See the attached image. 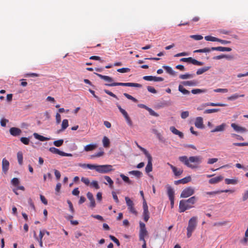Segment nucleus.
Wrapping results in <instances>:
<instances>
[{"mask_svg":"<svg viewBox=\"0 0 248 248\" xmlns=\"http://www.w3.org/2000/svg\"><path fill=\"white\" fill-rule=\"evenodd\" d=\"M20 141L24 144L25 145H29L30 142V139L29 138H26V137H22L20 138Z\"/></svg>","mask_w":248,"mask_h":248,"instance_id":"obj_51","label":"nucleus"},{"mask_svg":"<svg viewBox=\"0 0 248 248\" xmlns=\"http://www.w3.org/2000/svg\"><path fill=\"white\" fill-rule=\"evenodd\" d=\"M128 173L130 174L135 176L137 178H140L142 175V173L139 170H131L129 171Z\"/></svg>","mask_w":248,"mask_h":248,"instance_id":"obj_33","label":"nucleus"},{"mask_svg":"<svg viewBox=\"0 0 248 248\" xmlns=\"http://www.w3.org/2000/svg\"><path fill=\"white\" fill-rule=\"evenodd\" d=\"M143 213L142 216L145 222H147L150 218V213L148 210V207L145 200L143 202Z\"/></svg>","mask_w":248,"mask_h":248,"instance_id":"obj_6","label":"nucleus"},{"mask_svg":"<svg viewBox=\"0 0 248 248\" xmlns=\"http://www.w3.org/2000/svg\"><path fill=\"white\" fill-rule=\"evenodd\" d=\"M145 109H146L149 112L150 114L152 116H154L155 117H158L159 116V115L155 112L154 110H153L152 108L147 107L145 106Z\"/></svg>","mask_w":248,"mask_h":248,"instance_id":"obj_38","label":"nucleus"},{"mask_svg":"<svg viewBox=\"0 0 248 248\" xmlns=\"http://www.w3.org/2000/svg\"><path fill=\"white\" fill-rule=\"evenodd\" d=\"M63 143V140L62 139L55 140L53 142V144L56 147H60L62 145Z\"/></svg>","mask_w":248,"mask_h":248,"instance_id":"obj_47","label":"nucleus"},{"mask_svg":"<svg viewBox=\"0 0 248 248\" xmlns=\"http://www.w3.org/2000/svg\"><path fill=\"white\" fill-rule=\"evenodd\" d=\"M128 209L129 212L137 216L138 215V212L135 209L134 205H132L131 206H129L128 207Z\"/></svg>","mask_w":248,"mask_h":248,"instance_id":"obj_52","label":"nucleus"},{"mask_svg":"<svg viewBox=\"0 0 248 248\" xmlns=\"http://www.w3.org/2000/svg\"><path fill=\"white\" fill-rule=\"evenodd\" d=\"M125 200L127 207L134 205L133 201L132 200H131V199L129 197H125Z\"/></svg>","mask_w":248,"mask_h":248,"instance_id":"obj_44","label":"nucleus"},{"mask_svg":"<svg viewBox=\"0 0 248 248\" xmlns=\"http://www.w3.org/2000/svg\"><path fill=\"white\" fill-rule=\"evenodd\" d=\"M17 158L18 163L22 165L23 163V154L21 152H18L17 154Z\"/></svg>","mask_w":248,"mask_h":248,"instance_id":"obj_40","label":"nucleus"},{"mask_svg":"<svg viewBox=\"0 0 248 248\" xmlns=\"http://www.w3.org/2000/svg\"><path fill=\"white\" fill-rule=\"evenodd\" d=\"M91 185L92 186L96 189H98L100 188L98 182L96 181H92V183H91Z\"/></svg>","mask_w":248,"mask_h":248,"instance_id":"obj_60","label":"nucleus"},{"mask_svg":"<svg viewBox=\"0 0 248 248\" xmlns=\"http://www.w3.org/2000/svg\"><path fill=\"white\" fill-rule=\"evenodd\" d=\"M198 223V217H192L188 221L187 230V237L190 238L193 232L196 229Z\"/></svg>","mask_w":248,"mask_h":248,"instance_id":"obj_2","label":"nucleus"},{"mask_svg":"<svg viewBox=\"0 0 248 248\" xmlns=\"http://www.w3.org/2000/svg\"><path fill=\"white\" fill-rule=\"evenodd\" d=\"M110 165H98L97 171L101 173H106L112 170Z\"/></svg>","mask_w":248,"mask_h":248,"instance_id":"obj_7","label":"nucleus"},{"mask_svg":"<svg viewBox=\"0 0 248 248\" xmlns=\"http://www.w3.org/2000/svg\"><path fill=\"white\" fill-rule=\"evenodd\" d=\"M96 147V144H90L84 146V150L86 152L92 151L95 149Z\"/></svg>","mask_w":248,"mask_h":248,"instance_id":"obj_22","label":"nucleus"},{"mask_svg":"<svg viewBox=\"0 0 248 248\" xmlns=\"http://www.w3.org/2000/svg\"><path fill=\"white\" fill-rule=\"evenodd\" d=\"M205 39L208 41H213V42H217V38L215 37L211 36H206L204 37Z\"/></svg>","mask_w":248,"mask_h":248,"instance_id":"obj_43","label":"nucleus"},{"mask_svg":"<svg viewBox=\"0 0 248 248\" xmlns=\"http://www.w3.org/2000/svg\"><path fill=\"white\" fill-rule=\"evenodd\" d=\"M33 136L34 137V138L35 139H36L40 141H42L48 140H49L48 138L45 137L42 135H40L36 133H34L33 134Z\"/></svg>","mask_w":248,"mask_h":248,"instance_id":"obj_27","label":"nucleus"},{"mask_svg":"<svg viewBox=\"0 0 248 248\" xmlns=\"http://www.w3.org/2000/svg\"><path fill=\"white\" fill-rule=\"evenodd\" d=\"M228 221H224L221 222H216L214 224V226H224L228 224Z\"/></svg>","mask_w":248,"mask_h":248,"instance_id":"obj_59","label":"nucleus"},{"mask_svg":"<svg viewBox=\"0 0 248 248\" xmlns=\"http://www.w3.org/2000/svg\"><path fill=\"white\" fill-rule=\"evenodd\" d=\"M104 154V152L103 151H101L99 152H98L97 153H95V154L91 155L92 158H95V157H99L102 155H103Z\"/></svg>","mask_w":248,"mask_h":248,"instance_id":"obj_54","label":"nucleus"},{"mask_svg":"<svg viewBox=\"0 0 248 248\" xmlns=\"http://www.w3.org/2000/svg\"><path fill=\"white\" fill-rule=\"evenodd\" d=\"M214 91L216 93H226L228 92V90L227 89H221V88H218L215 89Z\"/></svg>","mask_w":248,"mask_h":248,"instance_id":"obj_58","label":"nucleus"},{"mask_svg":"<svg viewBox=\"0 0 248 248\" xmlns=\"http://www.w3.org/2000/svg\"><path fill=\"white\" fill-rule=\"evenodd\" d=\"M87 197L90 201V207L92 208L95 207L96 203L93 194L90 192H88L87 193Z\"/></svg>","mask_w":248,"mask_h":248,"instance_id":"obj_12","label":"nucleus"},{"mask_svg":"<svg viewBox=\"0 0 248 248\" xmlns=\"http://www.w3.org/2000/svg\"><path fill=\"white\" fill-rule=\"evenodd\" d=\"M182 84L184 86H195L198 85V82L196 80H193L190 81H185L182 82Z\"/></svg>","mask_w":248,"mask_h":248,"instance_id":"obj_19","label":"nucleus"},{"mask_svg":"<svg viewBox=\"0 0 248 248\" xmlns=\"http://www.w3.org/2000/svg\"><path fill=\"white\" fill-rule=\"evenodd\" d=\"M148 235V232L146 230L145 224L140 222V232H139V239H143V237H145Z\"/></svg>","mask_w":248,"mask_h":248,"instance_id":"obj_5","label":"nucleus"},{"mask_svg":"<svg viewBox=\"0 0 248 248\" xmlns=\"http://www.w3.org/2000/svg\"><path fill=\"white\" fill-rule=\"evenodd\" d=\"M231 127L237 132L244 133L248 131L245 127L241 126L235 123H232L231 124Z\"/></svg>","mask_w":248,"mask_h":248,"instance_id":"obj_11","label":"nucleus"},{"mask_svg":"<svg viewBox=\"0 0 248 248\" xmlns=\"http://www.w3.org/2000/svg\"><path fill=\"white\" fill-rule=\"evenodd\" d=\"M9 132L11 135L15 137L20 135L22 132L20 128L15 127L11 128Z\"/></svg>","mask_w":248,"mask_h":248,"instance_id":"obj_14","label":"nucleus"},{"mask_svg":"<svg viewBox=\"0 0 248 248\" xmlns=\"http://www.w3.org/2000/svg\"><path fill=\"white\" fill-rule=\"evenodd\" d=\"M194 76V74H190L188 73H186L185 74H182L179 76V78L182 79H186L188 78H193Z\"/></svg>","mask_w":248,"mask_h":248,"instance_id":"obj_34","label":"nucleus"},{"mask_svg":"<svg viewBox=\"0 0 248 248\" xmlns=\"http://www.w3.org/2000/svg\"><path fill=\"white\" fill-rule=\"evenodd\" d=\"M189 116V112L188 111H183L181 114V117L182 119H186Z\"/></svg>","mask_w":248,"mask_h":248,"instance_id":"obj_61","label":"nucleus"},{"mask_svg":"<svg viewBox=\"0 0 248 248\" xmlns=\"http://www.w3.org/2000/svg\"><path fill=\"white\" fill-rule=\"evenodd\" d=\"M9 162L6 159L3 158L2 161V170L4 173H6L9 170Z\"/></svg>","mask_w":248,"mask_h":248,"instance_id":"obj_15","label":"nucleus"},{"mask_svg":"<svg viewBox=\"0 0 248 248\" xmlns=\"http://www.w3.org/2000/svg\"><path fill=\"white\" fill-rule=\"evenodd\" d=\"M167 164L171 169L172 172L175 176L178 177L183 173V170L182 169H177L176 167L173 166L169 163H168Z\"/></svg>","mask_w":248,"mask_h":248,"instance_id":"obj_10","label":"nucleus"},{"mask_svg":"<svg viewBox=\"0 0 248 248\" xmlns=\"http://www.w3.org/2000/svg\"><path fill=\"white\" fill-rule=\"evenodd\" d=\"M148 159V163L145 167V171L146 173H149L152 171V157L150 154L146 156Z\"/></svg>","mask_w":248,"mask_h":248,"instance_id":"obj_9","label":"nucleus"},{"mask_svg":"<svg viewBox=\"0 0 248 248\" xmlns=\"http://www.w3.org/2000/svg\"><path fill=\"white\" fill-rule=\"evenodd\" d=\"M19 183L20 181L17 178H14L11 180V184L15 186H18Z\"/></svg>","mask_w":248,"mask_h":248,"instance_id":"obj_46","label":"nucleus"},{"mask_svg":"<svg viewBox=\"0 0 248 248\" xmlns=\"http://www.w3.org/2000/svg\"><path fill=\"white\" fill-rule=\"evenodd\" d=\"M195 125L198 128L202 129L204 127L203 119L201 117L196 118L195 122Z\"/></svg>","mask_w":248,"mask_h":248,"instance_id":"obj_16","label":"nucleus"},{"mask_svg":"<svg viewBox=\"0 0 248 248\" xmlns=\"http://www.w3.org/2000/svg\"><path fill=\"white\" fill-rule=\"evenodd\" d=\"M226 184L228 185L232 184V185H235L238 182V181L237 179H229L226 178L225 180Z\"/></svg>","mask_w":248,"mask_h":248,"instance_id":"obj_35","label":"nucleus"},{"mask_svg":"<svg viewBox=\"0 0 248 248\" xmlns=\"http://www.w3.org/2000/svg\"><path fill=\"white\" fill-rule=\"evenodd\" d=\"M163 68L166 70V71L171 76L176 75V72L173 70V69L169 66L164 65Z\"/></svg>","mask_w":248,"mask_h":248,"instance_id":"obj_25","label":"nucleus"},{"mask_svg":"<svg viewBox=\"0 0 248 248\" xmlns=\"http://www.w3.org/2000/svg\"><path fill=\"white\" fill-rule=\"evenodd\" d=\"M205 92H206V90H204V89L202 90V89H193L191 90V93L193 94H197V93H204Z\"/></svg>","mask_w":248,"mask_h":248,"instance_id":"obj_48","label":"nucleus"},{"mask_svg":"<svg viewBox=\"0 0 248 248\" xmlns=\"http://www.w3.org/2000/svg\"><path fill=\"white\" fill-rule=\"evenodd\" d=\"M167 189V195L169 199L174 198V191L173 188L169 185L166 186Z\"/></svg>","mask_w":248,"mask_h":248,"instance_id":"obj_13","label":"nucleus"},{"mask_svg":"<svg viewBox=\"0 0 248 248\" xmlns=\"http://www.w3.org/2000/svg\"><path fill=\"white\" fill-rule=\"evenodd\" d=\"M192 64L196 65L201 66L203 65V62H202L198 61L194 59Z\"/></svg>","mask_w":248,"mask_h":248,"instance_id":"obj_63","label":"nucleus"},{"mask_svg":"<svg viewBox=\"0 0 248 248\" xmlns=\"http://www.w3.org/2000/svg\"><path fill=\"white\" fill-rule=\"evenodd\" d=\"M170 130L174 134L178 135L180 138H183L184 137L183 133L178 130L175 127L171 126L170 127Z\"/></svg>","mask_w":248,"mask_h":248,"instance_id":"obj_21","label":"nucleus"},{"mask_svg":"<svg viewBox=\"0 0 248 248\" xmlns=\"http://www.w3.org/2000/svg\"><path fill=\"white\" fill-rule=\"evenodd\" d=\"M106 86H127V87H138L141 88L142 85L139 83H122V82H113L111 83H106L105 84Z\"/></svg>","mask_w":248,"mask_h":248,"instance_id":"obj_3","label":"nucleus"},{"mask_svg":"<svg viewBox=\"0 0 248 248\" xmlns=\"http://www.w3.org/2000/svg\"><path fill=\"white\" fill-rule=\"evenodd\" d=\"M179 159L187 167L195 169L202 162V157L200 155L191 156L188 158L186 156H182L179 157Z\"/></svg>","mask_w":248,"mask_h":248,"instance_id":"obj_1","label":"nucleus"},{"mask_svg":"<svg viewBox=\"0 0 248 248\" xmlns=\"http://www.w3.org/2000/svg\"><path fill=\"white\" fill-rule=\"evenodd\" d=\"M117 107L118 108V109H119L120 111L123 115V116H124L125 120H126V119L129 117L127 112L124 109L122 108L120 105H119L118 104H117Z\"/></svg>","mask_w":248,"mask_h":248,"instance_id":"obj_30","label":"nucleus"},{"mask_svg":"<svg viewBox=\"0 0 248 248\" xmlns=\"http://www.w3.org/2000/svg\"><path fill=\"white\" fill-rule=\"evenodd\" d=\"M49 151L51 152L52 153L55 154H58L60 155H62V151H61L59 150L58 149L56 148L55 147H50L49 149Z\"/></svg>","mask_w":248,"mask_h":248,"instance_id":"obj_32","label":"nucleus"},{"mask_svg":"<svg viewBox=\"0 0 248 248\" xmlns=\"http://www.w3.org/2000/svg\"><path fill=\"white\" fill-rule=\"evenodd\" d=\"M96 75L99 77L100 78L103 79L106 81H108V82H112L113 81L112 78L108 76H104L99 74L96 73Z\"/></svg>","mask_w":248,"mask_h":248,"instance_id":"obj_29","label":"nucleus"},{"mask_svg":"<svg viewBox=\"0 0 248 248\" xmlns=\"http://www.w3.org/2000/svg\"><path fill=\"white\" fill-rule=\"evenodd\" d=\"M220 109L219 108L207 109H206L204 111V113L209 114V113H214V112H218V111H220Z\"/></svg>","mask_w":248,"mask_h":248,"instance_id":"obj_41","label":"nucleus"},{"mask_svg":"<svg viewBox=\"0 0 248 248\" xmlns=\"http://www.w3.org/2000/svg\"><path fill=\"white\" fill-rule=\"evenodd\" d=\"M211 68V66H205L204 67H202V68H200L198 69V70L196 72V74L198 75H201L203 74V73L207 71Z\"/></svg>","mask_w":248,"mask_h":248,"instance_id":"obj_26","label":"nucleus"},{"mask_svg":"<svg viewBox=\"0 0 248 248\" xmlns=\"http://www.w3.org/2000/svg\"><path fill=\"white\" fill-rule=\"evenodd\" d=\"M211 49L212 50H217V51H231L232 50L231 48L230 47H223V46H217V47H211Z\"/></svg>","mask_w":248,"mask_h":248,"instance_id":"obj_20","label":"nucleus"},{"mask_svg":"<svg viewBox=\"0 0 248 248\" xmlns=\"http://www.w3.org/2000/svg\"><path fill=\"white\" fill-rule=\"evenodd\" d=\"M103 144L104 147L107 148L109 147L110 141L109 139L106 136L104 137L103 139Z\"/></svg>","mask_w":248,"mask_h":248,"instance_id":"obj_37","label":"nucleus"},{"mask_svg":"<svg viewBox=\"0 0 248 248\" xmlns=\"http://www.w3.org/2000/svg\"><path fill=\"white\" fill-rule=\"evenodd\" d=\"M223 178V177L221 176L212 178L209 180V183L211 184H217L222 180Z\"/></svg>","mask_w":248,"mask_h":248,"instance_id":"obj_23","label":"nucleus"},{"mask_svg":"<svg viewBox=\"0 0 248 248\" xmlns=\"http://www.w3.org/2000/svg\"><path fill=\"white\" fill-rule=\"evenodd\" d=\"M178 90L184 94H189L190 93L189 91L184 88L182 85H179Z\"/></svg>","mask_w":248,"mask_h":248,"instance_id":"obj_36","label":"nucleus"},{"mask_svg":"<svg viewBox=\"0 0 248 248\" xmlns=\"http://www.w3.org/2000/svg\"><path fill=\"white\" fill-rule=\"evenodd\" d=\"M120 177L125 182H126L129 184H131V181L130 180L129 178L127 176L124 175L123 174H120Z\"/></svg>","mask_w":248,"mask_h":248,"instance_id":"obj_45","label":"nucleus"},{"mask_svg":"<svg viewBox=\"0 0 248 248\" xmlns=\"http://www.w3.org/2000/svg\"><path fill=\"white\" fill-rule=\"evenodd\" d=\"M68 126V121L67 119H64L62 124V128L58 131V133L64 130Z\"/></svg>","mask_w":248,"mask_h":248,"instance_id":"obj_28","label":"nucleus"},{"mask_svg":"<svg viewBox=\"0 0 248 248\" xmlns=\"http://www.w3.org/2000/svg\"><path fill=\"white\" fill-rule=\"evenodd\" d=\"M117 71L118 72L124 73L129 72L130 69L128 68H122L118 69Z\"/></svg>","mask_w":248,"mask_h":248,"instance_id":"obj_57","label":"nucleus"},{"mask_svg":"<svg viewBox=\"0 0 248 248\" xmlns=\"http://www.w3.org/2000/svg\"><path fill=\"white\" fill-rule=\"evenodd\" d=\"M194 206L190 204H189L186 200H181L180 201L179 203V212L180 213L184 212L186 211V210L191 209L193 208Z\"/></svg>","mask_w":248,"mask_h":248,"instance_id":"obj_4","label":"nucleus"},{"mask_svg":"<svg viewBox=\"0 0 248 248\" xmlns=\"http://www.w3.org/2000/svg\"><path fill=\"white\" fill-rule=\"evenodd\" d=\"M98 165L87 164V168L91 170H95L97 171Z\"/></svg>","mask_w":248,"mask_h":248,"instance_id":"obj_62","label":"nucleus"},{"mask_svg":"<svg viewBox=\"0 0 248 248\" xmlns=\"http://www.w3.org/2000/svg\"><path fill=\"white\" fill-rule=\"evenodd\" d=\"M117 107L118 108V109H119L120 111L123 115V116H124L125 120H126V119L129 117L127 112L124 109L122 108L120 105H119L118 104H117Z\"/></svg>","mask_w":248,"mask_h":248,"instance_id":"obj_31","label":"nucleus"},{"mask_svg":"<svg viewBox=\"0 0 248 248\" xmlns=\"http://www.w3.org/2000/svg\"><path fill=\"white\" fill-rule=\"evenodd\" d=\"M190 37L196 40H201L203 38L202 36L201 35H192L190 36Z\"/></svg>","mask_w":248,"mask_h":248,"instance_id":"obj_55","label":"nucleus"},{"mask_svg":"<svg viewBox=\"0 0 248 248\" xmlns=\"http://www.w3.org/2000/svg\"><path fill=\"white\" fill-rule=\"evenodd\" d=\"M136 144L137 145V147L141 151L143 152V153H144V154L146 156L148 155H149L150 154L149 153V152L145 149H144V148L142 147L141 146H140V145H139L138 144V143L136 142Z\"/></svg>","mask_w":248,"mask_h":248,"instance_id":"obj_50","label":"nucleus"},{"mask_svg":"<svg viewBox=\"0 0 248 248\" xmlns=\"http://www.w3.org/2000/svg\"><path fill=\"white\" fill-rule=\"evenodd\" d=\"M194 189L192 187H187L185 188L182 192L180 197L181 198H187L194 193Z\"/></svg>","mask_w":248,"mask_h":248,"instance_id":"obj_8","label":"nucleus"},{"mask_svg":"<svg viewBox=\"0 0 248 248\" xmlns=\"http://www.w3.org/2000/svg\"><path fill=\"white\" fill-rule=\"evenodd\" d=\"M196 197L195 196H193L189 198L188 199L186 200V201L189 204L192 205L196 202Z\"/></svg>","mask_w":248,"mask_h":248,"instance_id":"obj_42","label":"nucleus"},{"mask_svg":"<svg viewBox=\"0 0 248 248\" xmlns=\"http://www.w3.org/2000/svg\"><path fill=\"white\" fill-rule=\"evenodd\" d=\"M191 177L190 176H188L185 177L182 179L175 181L174 183V184H175L176 185H179L180 184H186L188 182H190L191 181Z\"/></svg>","mask_w":248,"mask_h":248,"instance_id":"obj_17","label":"nucleus"},{"mask_svg":"<svg viewBox=\"0 0 248 248\" xmlns=\"http://www.w3.org/2000/svg\"><path fill=\"white\" fill-rule=\"evenodd\" d=\"M244 94L239 95L238 94L235 93V94H233L232 95H231V96L228 97L227 98V99L228 100H234L237 99L239 97H244Z\"/></svg>","mask_w":248,"mask_h":248,"instance_id":"obj_39","label":"nucleus"},{"mask_svg":"<svg viewBox=\"0 0 248 248\" xmlns=\"http://www.w3.org/2000/svg\"><path fill=\"white\" fill-rule=\"evenodd\" d=\"M104 178L109 184L110 187H112L113 184V181L112 180L110 177L108 176H105Z\"/></svg>","mask_w":248,"mask_h":248,"instance_id":"obj_49","label":"nucleus"},{"mask_svg":"<svg viewBox=\"0 0 248 248\" xmlns=\"http://www.w3.org/2000/svg\"><path fill=\"white\" fill-rule=\"evenodd\" d=\"M226 127V124L225 123H223L217 126L215 128L212 129L211 132L212 133H215L217 132H222L224 131Z\"/></svg>","mask_w":248,"mask_h":248,"instance_id":"obj_18","label":"nucleus"},{"mask_svg":"<svg viewBox=\"0 0 248 248\" xmlns=\"http://www.w3.org/2000/svg\"><path fill=\"white\" fill-rule=\"evenodd\" d=\"M227 105L226 104H222V103H207L202 105V107H206V106H220V107H226Z\"/></svg>","mask_w":248,"mask_h":248,"instance_id":"obj_24","label":"nucleus"},{"mask_svg":"<svg viewBox=\"0 0 248 248\" xmlns=\"http://www.w3.org/2000/svg\"><path fill=\"white\" fill-rule=\"evenodd\" d=\"M81 181L87 186L90 184V180L88 178L82 177L81 178Z\"/></svg>","mask_w":248,"mask_h":248,"instance_id":"obj_64","label":"nucleus"},{"mask_svg":"<svg viewBox=\"0 0 248 248\" xmlns=\"http://www.w3.org/2000/svg\"><path fill=\"white\" fill-rule=\"evenodd\" d=\"M124 95L128 99L132 100L133 101H134L135 102H137V99H136L135 98L133 97L132 96H131V95H130L127 93H124Z\"/></svg>","mask_w":248,"mask_h":248,"instance_id":"obj_53","label":"nucleus"},{"mask_svg":"<svg viewBox=\"0 0 248 248\" xmlns=\"http://www.w3.org/2000/svg\"><path fill=\"white\" fill-rule=\"evenodd\" d=\"M104 91L105 93H106L107 94H108V95L114 97V98H115L116 99H118V97H117V96L114 94L113 93H112L111 92L108 90H106V89H105L104 90Z\"/></svg>","mask_w":248,"mask_h":248,"instance_id":"obj_56","label":"nucleus"}]
</instances>
